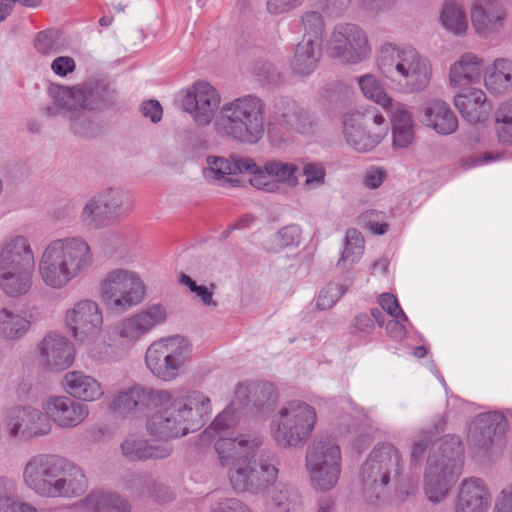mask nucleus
Returning <instances> with one entry per match:
<instances>
[{"mask_svg":"<svg viewBox=\"0 0 512 512\" xmlns=\"http://www.w3.org/2000/svg\"><path fill=\"white\" fill-rule=\"evenodd\" d=\"M154 412L146 420V430L152 437L169 443L199 429L211 413L210 398L193 390L180 397L169 391V400L153 405Z\"/></svg>","mask_w":512,"mask_h":512,"instance_id":"nucleus-1","label":"nucleus"},{"mask_svg":"<svg viewBox=\"0 0 512 512\" xmlns=\"http://www.w3.org/2000/svg\"><path fill=\"white\" fill-rule=\"evenodd\" d=\"M23 482L35 494L46 498L76 497L85 492L87 477L80 466L51 454L31 457L23 468Z\"/></svg>","mask_w":512,"mask_h":512,"instance_id":"nucleus-2","label":"nucleus"},{"mask_svg":"<svg viewBox=\"0 0 512 512\" xmlns=\"http://www.w3.org/2000/svg\"><path fill=\"white\" fill-rule=\"evenodd\" d=\"M94 264L89 243L81 236H68L50 241L38 261V275L52 290H62L87 273Z\"/></svg>","mask_w":512,"mask_h":512,"instance_id":"nucleus-3","label":"nucleus"},{"mask_svg":"<svg viewBox=\"0 0 512 512\" xmlns=\"http://www.w3.org/2000/svg\"><path fill=\"white\" fill-rule=\"evenodd\" d=\"M379 73L405 93L424 91L432 78V64L412 45L384 42L375 53Z\"/></svg>","mask_w":512,"mask_h":512,"instance_id":"nucleus-4","label":"nucleus"},{"mask_svg":"<svg viewBox=\"0 0 512 512\" xmlns=\"http://www.w3.org/2000/svg\"><path fill=\"white\" fill-rule=\"evenodd\" d=\"M402 465V454L391 443L378 444L370 451L359 471L362 496L368 504L382 506L388 502Z\"/></svg>","mask_w":512,"mask_h":512,"instance_id":"nucleus-5","label":"nucleus"},{"mask_svg":"<svg viewBox=\"0 0 512 512\" xmlns=\"http://www.w3.org/2000/svg\"><path fill=\"white\" fill-rule=\"evenodd\" d=\"M265 104L261 98L245 95L225 103L215 119V129L243 144H256L265 131Z\"/></svg>","mask_w":512,"mask_h":512,"instance_id":"nucleus-6","label":"nucleus"},{"mask_svg":"<svg viewBox=\"0 0 512 512\" xmlns=\"http://www.w3.org/2000/svg\"><path fill=\"white\" fill-rule=\"evenodd\" d=\"M35 255L29 239L13 235L0 244V290L8 297L27 295L33 286Z\"/></svg>","mask_w":512,"mask_h":512,"instance_id":"nucleus-7","label":"nucleus"},{"mask_svg":"<svg viewBox=\"0 0 512 512\" xmlns=\"http://www.w3.org/2000/svg\"><path fill=\"white\" fill-rule=\"evenodd\" d=\"M438 449L429 456L424 476V492L433 503L447 497L463 465V447L458 436H446Z\"/></svg>","mask_w":512,"mask_h":512,"instance_id":"nucleus-8","label":"nucleus"},{"mask_svg":"<svg viewBox=\"0 0 512 512\" xmlns=\"http://www.w3.org/2000/svg\"><path fill=\"white\" fill-rule=\"evenodd\" d=\"M317 418L311 404L299 399L287 401L271 419L270 436L281 448H297L309 440Z\"/></svg>","mask_w":512,"mask_h":512,"instance_id":"nucleus-9","label":"nucleus"},{"mask_svg":"<svg viewBox=\"0 0 512 512\" xmlns=\"http://www.w3.org/2000/svg\"><path fill=\"white\" fill-rule=\"evenodd\" d=\"M98 293L107 312L124 314L145 300L147 287L139 272L115 267L99 280Z\"/></svg>","mask_w":512,"mask_h":512,"instance_id":"nucleus-10","label":"nucleus"},{"mask_svg":"<svg viewBox=\"0 0 512 512\" xmlns=\"http://www.w3.org/2000/svg\"><path fill=\"white\" fill-rule=\"evenodd\" d=\"M49 95L53 106L45 107V113L52 117L61 115L67 119L82 111L101 110L115 101L114 91L94 82L74 87L51 85Z\"/></svg>","mask_w":512,"mask_h":512,"instance_id":"nucleus-11","label":"nucleus"},{"mask_svg":"<svg viewBox=\"0 0 512 512\" xmlns=\"http://www.w3.org/2000/svg\"><path fill=\"white\" fill-rule=\"evenodd\" d=\"M191 351V344L184 336L162 337L148 345L144 354L145 366L156 379L172 382L185 372Z\"/></svg>","mask_w":512,"mask_h":512,"instance_id":"nucleus-12","label":"nucleus"},{"mask_svg":"<svg viewBox=\"0 0 512 512\" xmlns=\"http://www.w3.org/2000/svg\"><path fill=\"white\" fill-rule=\"evenodd\" d=\"M305 468L314 490L328 492L334 489L342 472L339 445L332 439H319L310 443L305 454Z\"/></svg>","mask_w":512,"mask_h":512,"instance_id":"nucleus-13","label":"nucleus"},{"mask_svg":"<svg viewBox=\"0 0 512 512\" xmlns=\"http://www.w3.org/2000/svg\"><path fill=\"white\" fill-rule=\"evenodd\" d=\"M279 460L275 453L261 452L258 458L227 469L231 487L236 492L264 495L278 478Z\"/></svg>","mask_w":512,"mask_h":512,"instance_id":"nucleus-14","label":"nucleus"},{"mask_svg":"<svg viewBox=\"0 0 512 512\" xmlns=\"http://www.w3.org/2000/svg\"><path fill=\"white\" fill-rule=\"evenodd\" d=\"M237 165L240 173L251 174L249 182L253 187L268 193L279 191L280 184L288 186L298 184V166L292 162L272 159L258 166L253 159L242 157Z\"/></svg>","mask_w":512,"mask_h":512,"instance_id":"nucleus-15","label":"nucleus"},{"mask_svg":"<svg viewBox=\"0 0 512 512\" xmlns=\"http://www.w3.org/2000/svg\"><path fill=\"white\" fill-rule=\"evenodd\" d=\"M3 427L6 437L19 443L47 436L52 431L42 409L29 404L11 407L4 415Z\"/></svg>","mask_w":512,"mask_h":512,"instance_id":"nucleus-16","label":"nucleus"},{"mask_svg":"<svg viewBox=\"0 0 512 512\" xmlns=\"http://www.w3.org/2000/svg\"><path fill=\"white\" fill-rule=\"evenodd\" d=\"M331 56L348 64H358L371 55V45L366 32L354 23L335 25L328 41Z\"/></svg>","mask_w":512,"mask_h":512,"instance_id":"nucleus-17","label":"nucleus"},{"mask_svg":"<svg viewBox=\"0 0 512 512\" xmlns=\"http://www.w3.org/2000/svg\"><path fill=\"white\" fill-rule=\"evenodd\" d=\"M63 326L78 343L100 333L104 326V312L100 304L91 298L75 301L63 312Z\"/></svg>","mask_w":512,"mask_h":512,"instance_id":"nucleus-18","label":"nucleus"},{"mask_svg":"<svg viewBox=\"0 0 512 512\" xmlns=\"http://www.w3.org/2000/svg\"><path fill=\"white\" fill-rule=\"evenodd\" d=\"M167 318L168 310L165 305L148 304L120 320L115 327V333L123 344L133 346L156 327L163 325Z\"/></svg>","mask_w":512,"mask_h":512,"instance_id":"nucleus-19","label":"nucleus"},{"mask_svg":"<svg viewBox=\"0 0 512 512\" xmlns=\"http://www.w3.org/2000/svg\"><path fill=\"white\" fill-rule=\"evenodd\" d=\"M221 103L217 89L206 81H196L181 92V105L197 126H208Z\"/></svg>","mask_w":512,"mask_h":512,"instance_id":"nucleus-20","label":"nucleus"},{"mask_svg":"<svg viewBox=\"0 0 512 512\" xmlns=\"http://www.w3.org/2000/svg\"><path fill=\"white\" fill-rule=\"evenodd\" d=\"M169 400V390L145 386H133L117 393L110 408L126 417H134L152 409L153 405H162Z\"/></svg>","mask_w":512,"mask_h":512,"instance_id":"nucleus-21","label":"nucleus"},{"mask_svg":"<svg viewBox=\"0 0 512 512\" xmlns=\"http://www.w3.org/2000/svg\"><path fill=\"white\" fill-rule=\"evenodd\" d=\"M470 20L478 37L492 39L506 28L509 13L501 0H476L470 8Z\"/></svg>","mask_w":512,"mask_h":512,"instance_id":"nucleus-22","label":"nucleus"},{"mask_svg":"<svg viewBox=\"0 0 512 512\" xmlns=\"http://www.w3.org/2000/svg\"><path fill=\"white\" fill-rule=\"evenodd\" d=\"M42 411L49 423L61 429H73L89 416L86 404L69 395H51L42 402Z\"/></svg>","mask_w":512,"mask_h":512,"instance_id":"nucleus-23","label":"nucleus"},{"mask_svg":"<svg viewBox=\"0 0 512 512\" xmlns=\"http://www.w3.org/2000/svg\"><path fill=\"white\" fill-rule=\"evenodd\" d=\"M263 443L258 434H239L235 437H220L215 442V451L221 467L230 468L244 461L253 460Z\"/></svg>","mask_w":512,"mask_h":512,"instance_id":"nucleus-24","label":"nucleus"},{"mask_svg":"<svg viewBox=\"0 0 512 512\" xmlns=\"http://www.w3.org/2000/svg\"><path fill=\"white\" fill-rule=\"evenodd\" d=\"M41 363L49 370H64L72 365L75 350L70 340L60 332H49L37 345Z\"/></svg>","mask_w":512,"mask_h":512,"instance_id":"nucleus-25","label":"nucleus"},{"mask_svg":"<svg viewBox=\"0 0 512 512\" xmlns=\"http://www.w3.org/2000/svg\"><path fill=\"white\" fill-rule=\"evenodd\" d=\"M342 133L346 143L358 152H369L378 146L385 136V128L373 133L365 129V116L360 111H349L342 116Z\"/></svg>","mask_w":512,"mask_h":512,"instance_id":"nucleus-26","label":"nucleus"},{"mask_svg":"<svg viewBox=\"0 0 512 512\" xmlns=\"http://www.w3.org/2000/svg\"><path fill=\"white\" fill-rule=\"evenodd\" d=\"M490 500V491L482 479L466 478L455 498L454 512H488Z\"/></svg>","mask_w":512,"mask_h":512,"instance_id":"nucleus-27","label":"nucleus"},{"mask_svg":"<svg viewBox=\"0 0 512 512\" xmlns=\"http://www.w3.org/2000/svg\"><path fill=\"white\" fill-rule=\"evenodd\" d=\"M61 386L69 396L82 403L98 401L105 394L102 383L93 375L82 370L67 372L62 379Z\"/></svg>","mask_w":512,"mask_h":512,"instance_id":"nucleus-28","label":"nucleus"},{"mask_svg":"<svg viewBox=\"0 0 512 512\" xmlns=\"http://www.w3.org/2000/svg\"><path fill=\"white\" fill-rule=\"evenodd\" d=\"M505 416L500 412H487L479 414L471 423L467 440L475 449H487L498 433L503 432Z\"/></svg>","mask_w":512,"mask_h":512,"instance_id":"nucleus-29","label":"nucleus"},{"mask_svg":"<svg viewBox=\"0 0 512 512\" xmlns=\"http://www.w3.org/2000/svg\"><path fill=\"white\" fill-rule=\"evenodd\" d=\"M421 122L440 135H450L458 128V119L449 104L441 99L426 102L421 109Z\"/></svg>","mask_w":512,"mask_h":512,"instance_id":"nucleus-30","label":"nucleus"},{"mask_svg":"<svg viewBox=\"0 0 512 512\" xmlns=\"http://www.w3.org/2000/svg\"><path fill=\"white\" fill-rule=\"evenodd\" d=\"M484 60L473 52L463 53L449 69L450 86L464 88L479 82L482 76Z\"/></svg>","mask_w":512,"mask_h":512,"instance_id":"nucleus-31","label":"nucleus"},{"mask_svg":"<svg viewBox=\"0 0 512 512\" xmlns=\"http://www.w3.org/2000/svg\"><path fill=\"white\" fill-rule=\"evenodd\" d=\"M275 124L300 134H309L313 128L310 115L295 101L281 100L274 106Z\"/></svg>","mask_w":512,"mask_h":512,"instance_id":"nucleus-32","label":"nucleus"},{"mask_svg":"<svg viewBox=\"0 0 512 512\" xmlns=\"http://www.w3.org/2000/svg\"><path fill=\"white\" fill-rule=\"evenodd\" d=\"M385 112L391 122L393 146L398 149L409 147L415 138V124L407 106L398 101Z\"/></svg>","mask_w":512,"mask_h":512,"instance_id":"nucleus-33","label":"nucleus"},{"mask_svg":"<svg viewBox=\"0 0 512 512\" xmlns=\"http://www.w3.org/2000/svg\"><path fill=\"white\" fill-rule=\"evenodd\" d=\"M33 323L31 314L16 308L3 307L0 309V339L15 343L24 338Z\"/></svg>","mask_w":512,"mask_h":512,"instance_id":"nucleus-34","label":"nucleus"},{"mask_svg":"<svg viewBox=\"0 0 512 512\" xmlns=\"http://www.w3.org/2000/svg\"><path fill=\"white\" fill-rule=\"evenodd\" d=\"M120 448L122 455L130 461L163 459L173 451L170 443L148 442L134 435L125 438Z\"/></svg>","mask_w":512,"mask_h":512,"instance_id":"nucleus-35","label":"nucleus"},{"mask_svg":"<svg viewBox=\"0 0 512 512\" xmlns=\"http://www.w3.org/2000/svg\"><path fill=\"white\" fill-rule=\"evenodd\" d=\"M486 89L493 95L502 96L512 92V60L496 58L483 73Z\"/></svg>","mask_w":512,"mask_h":512,"instance_id":"nucleus-36","label":"nucleus"},{"mask_svg":"<svg viewBox=\"0 0 512 512\" xmlns=\"http://www.w3.org/2000/svg\"><path fill=\"white\" fill-rule=\"evenodd\" d=\"M454 105L462 117L470 123L484 121L490 111L485 92L476 88L457 94L454 97Z\"/></svg>","mask_w":512,"mask_h":512,"instance_id":"nucleus-37","label":"nucleus"},{"mask_svg":"<svg viewBox=\"0 0 512 512\" xmlns=\"http://www.w3.org/2000/svg\"><path fill=\"white\" fill-rule=\"evenodd\" d=\"M123 488L143 499L163 503L173 498V493L162 483L145 479L139 474H128L122 480Z\"/></svg>","mask_w":512,"mask_h":512,"instance_id":"nucleus-38","label":"nucleus"},{"mask_svg":"<svg viewBox=\"0 0 512 512\" xmlns=\"http://www.w3.org/2000/svg\"><path fill=\"white\" fill-rule=\"evenodd\" d=\"M274 398V389L272 384L261 383H242L235 390V400L241 408H260Z\"/></svg>","mask_w":512,"mask_h":512,"instance_id":"nucleus-39","label":"nucleus"},{"mask_svg":"<svg viewBox=\"0 0 512 512\" xmlns=\"http://www.w3.org/2000/svg\"><path fill=\"white\" fill-rule=\"evenodd\" d=\"M241 158L235 159L233 162L224 157L208 156L206 159V166L203 168V176L205 180L214 185L226 186L236 185L239 181L233 179L231 176L236 171L239 172L238 161Z\"/></svg>","mask_w":512,"mask_h":512,"instance_id":"nucleus-40","label":"nucleus"},{"mask_svg":"<svg viewBox=\"0 0 512 512\" xmlns=\"http://www.w3.org/2000/svg\"><path fill=\"white\" fill-rule=\"evenodd\" d=\"M263 496L274 512H302L301 494L291 486L275 483Z\"/></svg>","mask_w":512,"mask_h":512,"instance_id":"nucleus-41","label":"nucleus"},{"mask_svg":"<svg viewBox=\"0 0 512 512\" xmlns=\"http://www.w3.org/2000/svg\"><path fill=\"white\" fill-rule=\"evenodd\" d=\"M441 26L448 33L462 37L468 31V17L464 6L456 0H445L439 12Z\"/></svg>","mask_w":512,"mask_h":512,"instance_id":"nucleus-42","label":"nucleus"},{"mask_svg":"<svg viewBox=\"0 0 512 512\" xmlns=\"http://www.w3.org/2000/svg\"><path fill=\"white\" fill-rule=\"evenodd\" d=\"M320 53L321 44L319 41L303 38L295 49V55L291 63L293 71L302 76L309 75L315 70Z\"/></svg>","mask_w":512,"mask_h":512,"instance_id":"nucleus-43","label":"nucleus"},{"mask_svg":"<svg viewBox=\"0 0 512 512\" xmlns=\"http://www.w3.org/2000/svg\"><path fill=\"white\" fill-rule=\"evenodd\" d=\"M363 96L381 106L385 111L398 101L392 98L382 82L374 74L367 73L357 78Z\"/></svg>","mask_w":512,"mask_h":512,"instance_id":"nucleus-44","label":"nucleus"},{"mask_svg":"<svg viewBox=\"0 0 512 512\" xmlns=\"http://www.w3.org/2000/svg\"><path fill=\"white\" fill-rule=\"evenodd\" d=\"M97 196L110 222L130 211L128 197L118 189L109 188Z\"/></svg>","mask_w":512,"mask_h":512,"instance_id":"nucleus-45","label":"nucleus"},{"mask_svg":"<svg viewBox=\"0 0 512 512\" xmlns=\"http://www.w3.org/2000/svg\"><path fill=\"white\" fill-rule=\"evenodd\" d=\"M80 221L90 230L103 228L110 223L97 194L85 202L80 213Z\"/></svg>","mask_w":512,"mask_h":512,"instance_id":"nucleus-46","label":"nucleus"},{"mask_svg":"<svg viewBox=\"0 0 512 512\" xmlns=\"http://www.w3.org/2000/svg\"><path fill=\"white\" fill-rule=\"evenodd\" d=\"M364 252V239L356 229H348L345 236V247L338 265L348 267L356 263Z\"/></svg>","mask_w":512,"mask_h":512,"instance_id":"nucleus-47","label":"nucleus"},{"mask_svg":"<svg viewBox=\"0 0 512 512\" xmlns=\"http://www.w3.org/2000/svg\"><path fill=\"white\" fill-rule=\"evenodd\" d=\"M86 354L94 362L109 363L116 359V347L106 341L99 333L86 341Z\"/></svg>","mask_w":512,"mask_h":512,"instance_id":"nucleus-48","label":"nucleus"},{"mask_svg":"<svg viewBox=\"0 0 512 512\" xmlns=\"http://www.w3.org/2000/svg\"><path fill=\"white\" fill-rule=\"evenodd\" d=\"M495 130L500 142L512 145V98L496 110Z\"/></svg>","mask_w":512,"mask_h":512,"instance_id":"nucleus-49","label":"nucleus"},{"mask_svg":"<svg viewBox=\"0 0 512 512\" xmlns=\"http://www.w3.org/2000/svg\"><path fill=\"white\" fill-rule=\"evenodd\" d=\"M239 404L234 399L230 406H228L225 410H223L211 425L205 430V434L213 435L224 431L234 425H236L238 421V417L236 416V411L240 409Z\"/></svg>","mask_w":512,"mask_h":512,"instance_id":"nucleus-50","label":"nucleus"},{"mask_svg":"<svg viewBox=\"0 0 512 512\" xmlns=\"http://www.w3.org/2000/svg\"><path fill=\"white\" fill-rule=\"evenodd\" d=\"M301 23L305 31L303 38L317 40L322 44L324 20L321 13L318 11H306L301 16Z\"/></svg>","mask_w":512,"mask_h":512,"instance_id":"nucleus-51","label":"nucleus"},{"mask_svg":"<svg viewBox=\"0 0 512 512\" xmlns=\"http://www.w3.org/2000/svg\"><path fill=\"white\" fill-rule=\"evenodd\" d=\"M348 286L339 282H330L317 297L316 306L320 310L330 309L346 292Z\"/></svg>","mask_w":512,"mask_h":512,"instance_id":"nucleus-52","label":"nucleus"},{"mask_svg":"<svg viewBox=\"0 0 512 512\" xmlns=\"http://www.w3.org/2000/svg\"><path fill=\"white\" fill-rule=\"evenodd\" d=\"M111 502V493L104 491H92L77 506L82 512H106Z\"/></svg>","mask_w":512,"mask_h":512,"instance_id":"nucleus-53","label":"nucleus"},{"mask_svg":"<svg viewBox=\"0 0 512 512\" xmlns=\"http://www.w3.org/2000/svg\"><path fill=\"white\" fill-rule=\"evenodd\" d=\"M34 47L42 55H53L61 51L59 36L54 31H41L34 39Z\"/></svg>","mask_w":512,"mask_h":512,"instance_id":"nucleus-54","label":"nucleus"},{"mask_svg":"<svg viewBox=\"0 0 512 512\" xmlns=\"http://www.w3.org/2000/svg\"><path fill=\"white\" fill-rule=\"evenodd\" d=\"M252 73L258 77V80L263 84L277 85L282 81V74L277 68L267 61L258 60L252 68Z\"/></svg>","mask_w":512,"mask_h":512,"instance_id":"nucleus-55","label":"nucleus"},{"mask_svg":"<svg viewBox=\"0 0 512 512\" xmlns=\"http://www.w3.org/2000/svg\"><path fill=\"white\" fill-rule=\"evenodd\" d=\"M302 173L305 176L304 186L307 189H317L325 184L326 170L321 163H306L303 166Z\"/></svg>","mask_w":512,"mask_h":512,"instance_id":"nucleus-56","label":"nucleus"},{"mask_svg":"<svg viewBox=\"0 0 512 512\" xmlns=\"http://www.w3.org/2000/svg\"><path fill=\"white\" fill-rule=\"evenodd\" d=\"M85 111L79 112L69 120L72 132L79 137H93L97 133L98 127L96 123L84 114Z\"/></svg>","mask_w":512,"mask_h":512,"instance_id":"nucleus-57","label":"nucleus"},{"mask_svg":"<svg viewBox=\"0 0 512 512\" xmlns=\"http://www.w3.org/2000/svg\"><path fill=\"white\" fill-rule=\"evenodd\" d=\"M378 304L387 314L393 318H402L408 321L406 314L401 309L399 302L395 295L391 293H382L378 297Z\"/></svg>","mask_w":512,"mask_h":512,"instance_id":"nucleus-58","label":"nucleus"},{"mask_svg":"<svg viewBox=\"0 0 512 512\" xmlns=\"http://www.w3.org/2000/svg\"><path fill=\"white\" fill-rule=\"evenodd\" d=\"M304 0H267V11L271 15L289 13L303 4Z\"/></svg>","mask_w":512,"mask_h":512,"instance_id":"nucleus-59","label":"nucleus"},{"mask_svg":"<svg viewBox=\"0 0 512 512\" xmlns=\"http://www.w3.org/2000/svg\"><path fill=\"white\" fill-rule=\"evenodd\" d=\"M17 496V483L11 478L0 476V509Z\"/></svg>","mask_w":512,"mask_h":512,"instance_id":"nucleus-60","label":"nucleus"},{"mask_svg":"<svg viewBox=\"0 0 512 512\" xmlns=\"http://www.w3.org/2000/svg\"><path fill=\"white\" fill-rule=\"evenodd\" d=\"M278 232L284 248L300 244L301 228L298 225L292 224L285 226Z\"/></svg>","mask_w":512,"mask_h":512,"instance_id":"nucleus-61","label":"nucleus"},{"mask_svg":"<svg viewBox=\"0 0 512 512\" xmlns=\"http://www.w3.org/2000/svg\"><path fill=\"white\" fill-rule=\"evenodd\" d=\"M492 512H512V482L499 492Z\"/></svg>","mask_w":512,"mask_h":512,"instance_id":"nucleus-62","label":"nucleus"},{"mask_svg":"<svg viewBox=\"0 0 512 512\" xmlns=\"http://www.w3.org/2000/svg\"><path fill=\"white\" fill-rule=\"evenodd\" d=\"M210 512H253L247 505L236 498L221 500Z\"/></svg>","mask_w":512,"mask_h":512,"instance_id":"nucleus-63","label":"nucleus"},{"mask_svg":"<svg viewBox=\"0 0 512 512\" xmlns=\"http://www.w3.org/2000/svg\"><path fill=\"white\" fill-rule=\"evenodd\" d=\"M76 68L75 61L69 56H59L55 58L51 63L52 71L60 77H65L69 73H72Z\"/></svg>","mask_w":512,"mask_h":512,"instance_id":"nucleus-64","label":"nucleus"}]
</instances>
